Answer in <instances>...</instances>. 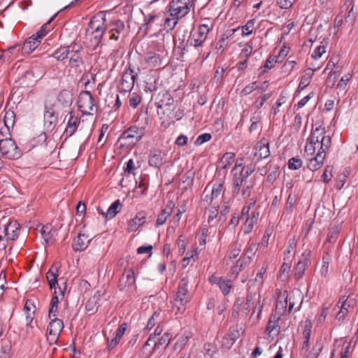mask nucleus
<instances>
[{
	"instance_id": "6e6552de",
	"label": "nucleus",
	"mask_w": 358,
	"mask_h": 358,
	"mask_svg": "<svg viewBox=\"0 0 358 358\" xmlns=\"http://www.w3.org/2000/svg\"><path fill=\"white\" fill-rule=\"evenodd\" d=\"M356 305V299L353 294L348 296H343L336 306L339 308V311L336 315V319L342 321L345 319L347 314Z\"/></svg>"
},
{
	"instance_id": "0e129e2a",
	"label": "nucleus",
	"mask_w": 358,
	"mask_h": 358,
	"mask_svg": "<svg viewBox=\"0 0 358 358\" xmlns=\"http://www.w3.org/2000/svg\"><path fill=\"white\" fill-rule=\"evenodd\" d=\"M235 342L229 335L226 334L222 338V347L225 350H229Z\"/></svg>"
},
{
	"instance_id": "6e6d98bb",
	"label": "nucleus",
	"mask_w": 358,
	"mask_h": 358,
	"mask_svg": "<svg viewBox=\"0 0 358 358\" xmlns=\"http://www.w3.org/2000/svg\"><path fill=\"white\" fill-rule=\"evenodd\" d=\"M50 21L51 20L44 24L41 27V29L34 34L39 41H41L42 38H43L50 30V28L48 27L50 26Z\"/></svg>"
},
{
	"instance_id": "864d4df0",
	"label": "nucleus",
	"mask_w": 358,
	"mask_h": 358,
	"mask_svg": "<svg viewBox=\"0 0 358 358\" xmlns=\"http://www.w3.org/2000/svg\"><path fill=\"white\" fill-rule=\"evenodd\" d=\"M161 310L155 311L152 317L149 319L147 324V329H151L160 320Z\"/></svg>"
},
{
	"instance_id": "393cba45",
	"label": "nucleus",
	"mask_w": 358,
	"mask_h": 358,
	"mask_svg": "<svg viewBox=\"0 0 358 358\" xmlns=\"http://www.w3.org/2000/svg\"><path fill=\"white\" fill-rule=\"evenodd\" d=\"M90 241L88 236L85 234L79 233L78 235L74 238L72 247L76 251H83L87 248Z\"/></svg>"
},
{
	"instance_id": "f3484780",
	"label": "nucleus",
	"mask_w": 358,
	"mask_h": 358,
	"mask_svg": "<svg viewBox=\"0 0 358 358\" xmlns=\"http://www.w3.org/2000/svg\"><path fill=\"white\" fill-rule=\"evenodd\" d=\"M135 275L133 269L126 270L119 281V287L120 290L128 291L135 287Z\"/></svg>"
},
{
	"instance_id": "79ce46f5",
	"label": "nucleus",
	"mask_w": 358,
	"mask_h": 358,
	"mask_svg": "<svg viewBox=\"0 0 358 358\" xmlns=\"http://www.w3.org/2000/svg\"><path fill=\"white\" fill-rule=\"evenodd\" d=\"M297 203V198L295 195L289 194L288 196L286 205H285V213L290 214L292 213L294 206Z\"/></svg>"
},
{
	"instance_id": "b1692460",
	"label": "nucleus",
	"mask_w": 358,
	"mask_h": 358,
	"mask_svg": "<svg viewBox=\"0 0 358 358\" xmlns=\"http://www.w3.org/2000/svg\"><path fill=\"white\" fill-rule=\"evenodd\" d=\"M165 154L160 150L154 149L150 151L148 163L150 166L159 167L165 162Z\"/></svg>"
},
{
	"instance_id": "9b49d317",
	"label": "nucleus",
	"mask_w": 358,
	"mask_h": 358,
	"mask_svg": "<svg viewBox=\"0 0 358 358\" xmlns=\"http://www.w3.org/2000/svg\"><path fill=\"white\" fill-rule=\"evenodd\" d=\"M20 224L15 220H11L8 224L0 227V240L14 241L19 235Z\"/></svg>"
},
{
	"instance_id": "7ed1b4c3",
	"label": "nucleus",
	"mask_w": 358,
	"mask_h": 358,
	"mask_svg": "<svg viewBox=\"0 0 358 358\" xmlns=\"http://www.w3.org/2000/svg\"><path fill=\"white\" fill-rule=\"evenodd\" d=\"M188 284L189 280L187 278H182L178 284L174 299L172 302L173 310L176 311V314L182 313L186 308L187 303L190 300Z\"/></svg>"
},
{
	"instance_id": "e433bc0d",
	"label": "nucleus",
	"mask_w": 358,
	"mask_h": 358,
	"mask_svg": "<svg viewBox=\"0 0 358 358\" xmlns=\"http://www.w3.org/2000/svg\"><path fill=\"white\" fill-rule=\"evenodd\" d=\"M235 155L233 152H226L220 161L218 166L222 169H227L234 161Z\"/></svg>"
},
{
	"instance_id": "4c0bfd02",
	"label": "nucleus",
	"mask_w": 358,
	"mask_h": 358,
	"mask_svg": "<svg viewBox=\"0 0 358 358\" xmlns=\"http://www.w3.org/2000/svg\"><path fill=\"white\" fill-rule=\"evenodd\" d=\"M57 268L52 267L46 273V278L49 283L50 289H56V285H57Z\"/></svg>"
},
{
	"instance_id": "680f3d73",
	"label": "nucleus",
	"mask_w": 358,
	"mask_h": 358,
	"mask_svg": "<svg viewBox=\"0 0 358 358\" xmlns=\"http://www.w3.org/2000/svg\"><path fill=\"white\" fill-rule=\"evenodd\" d=\"M16 49H17L18 50H20V46L18 44H16L8 48L6 50L4 51L3 54L0 55V60H9L10 53H13V52L15 51Z\"/></svg>"
},
{
	"instance_id": "a211bd4d",
	"label": "nucleus",
	"mask_w": 358,
	"mask_h": 358,
	"mask_svg": "<svg viewBox=\"0 0 358 358\" xmlns=\"http://www.w3.org/2000/svg\"><path fill=\"white\" fill-rule=\"evenodd\" d=\"M135 82V76L131 69H127L122 75L121 81L119 85V90L121 92H130Z\"/></svg>"
},
{
	"instance_id": "052dcab7",
	"label": "nucleus",
	"mask_w": 358,
	"mask_h": 358,
	"mask_svg": "<svg viewBox=\"0 0 358 358\" xmlns=\"http://www.w3.org/2000/svg\"><path fill=\"white\" fill-rule=\"evenodd\" d=\"M254 26H255V20H249L244 26L242 27L243 36L250 35L254 29Z\"/></svg>"
},
{
	"instance_id": "f03ea898",
	"label": "nucleus",
	"mask_w": 358,
	"mask_h": 358,
	"mask_svg": "<svg viewBox=\"0 0 358 358\" xmlns=\"http://www.w3.org/2000/svg\"><path fill=\"white\" fill-rule=\"evenodd\" d=\"M155 105L160 119L174 121L182 117V113L180 110H176L173 98L167 92H162L157 94Z\"/></svg>"
},
{
	"instance_id": "ddd939ff",
	"label": "nucleus",
	"mask_w": 358,
	"mask_h": 358,
	"mask_svg": "<svg viewBox=\"0 0 358 358\" xmlns=\"http://www.w3.org/2000/svg\"><path fill=\"white\" fill-rule=\"evenodd\" d=\"M64 122L66 125L63 135L68 138L71 136L78 129L80 124V119L76 115L75 111L71 110L66 115Z\"/></svg>"
},
{
	"instance_id": "58836bf2",
	"label": "nucleus",
	"mask_w": 358,
	"mask_h": 358,
	"mask_svg": "<svg viewBox=\"0 0 358 358\" xmlns=\"http://www.w3.org/2000/svg\"><path fill=\"white\" fill-rule=\"evenodd\" d=\"M122 204L119 200L115 201L108 208L106 213L105 214L106 218H113L120 211Z\"/></svg>"
},
{
	"instance_id": "1a4fd4ad",
	"label": "nucleus",
	"mask_w": 358,
	"mask_h": 358,
	"mask_svg": "<svg viewBox=\"0 0 358 358\" xmlns=\"http://www.w3.org/2000/svg\"><path fill=\"white\" fill-rule=\"evenodd\" d=\"M252 300V297L250 294L248 295L246 302L243 299H237L233 306L231 317L234 319L246 317L250 312Z\"/></svg>"
},
{
	"instance_id": "72a5a7b5",
	"label": "nucleus",
	"mask_w": 358,
	"mask_h": 358,
	"mask_svg": "<svg viewBox=\"0 0 358 358\" xmlns=\"http://www.w3.org/2000/svg\"><path fill=\"white\" fill-rule=\"evenodd\" d=\"M311 334V324L310 323H306L303 330V345L301 347V352L306 354L308 350L309 339Z\"/></svg>"
},
{
	"instance_id": "338daca9",
	"label": "nucleus",
	"mask_w": 358,
	"mask_h": 358,
	"mask_svg": "<svg viewBox=\"0 0 358 358\" xmlns=\"http://www.w3.org/2000/svg\"><path fill=\"white\" fill-rule=\"evenodd\" d=\"M257 87H258L257 83L256 82H253V83H250V85H247L246 87H245L242 90V91L241 92V95L246 96L248 94H250L253 91L256 90V88H257Z\"/></svg>"
},
{
	"instance_id": "473e14b6",
	"label": "nucleus",
	"mask_w": 358,
	"mask_h": 358,
	"mask_svg": "<svg viewBox=\"0 0 358 358\" xmlns=\"http://www.w3.org/2000/svg\"><path fill=\"white\" fill-rule=\"evenodd\" d=\"M101 296V292L97 291L86 303L85 309L89 314H94L97 310V303Z\"/></svg>"
},
{
	"instance_id": "3c124183",
	"label": "nucleus",
	"mask_w": 358,
	"mask_h": 358,
	"mask_svg": "<svg viewBox=\"0 0 358 358\" xmlns=\"http://www.w3.org/2000/svg\"><path fill=\"white\" fill-rule=\"evenodd\" d=\"M142 97L138 94L137 93H131L129 95V102L130 106L134 108H136L141 102Z\"/></svg>"
},
{
	"instance_id": "e2e57ef3",
	"label": "nucleus",
	"mask_w": 358,
	"mask_h": 358,
	"mask_svg": "<svg viewBox=\"0 0 358 358\" xmlns=\"http://www.w3.org/2000/svg\"><path fill=\"white\" fill-rule=\"evenodd\" d=\"M256 250V245L255 243H252L249 245L245 249L243 257H245V259L248 258L249 259H250L252 257L255 256Z\"/></svg>"
},
{
	"instance_id": "aec40b11",
	"label": "nucleus",
	"mask_w": 358,
	"mask_h": 358,
	"mask_svg": "<svg viewBox=\"0 0 358 358\" xmlns=\"http://www.w3.org/2000/svg\"><path fill=\"white\" fill-rule=\"evenodd\" d=\"M270 155L269 143L266 138H262L260 141L257 143L255 146V157L259 161L262 159H265Z\"/></svg>"
},
{
	"instance_id": "bb28decb",
	"label": "nucleus",
	"mask_w": 358,
	"mask_h": 358,
	"mask_svg": "<svg viewBox=\"0 0 358 358\" xmlns=\"http://www.w3.org/2000/svg\"><path fill=\"white\" fill-rule=\"evenodd\" d=\"M259 213L257 209L252 210L250 217H245V223L243 227L244 234H249L252 231L254 225L257 222Z\"/></svg>"
},
{
	"instance_id": "de8ad7c7",
	"label": "nucleus",
	"mask_w": 358,
	"mask_h": 358,
	"mask_svg": "<svg viewBox=\"0 0 358 358\" xmlns=\"http://www.w3.org/2000/svg\"><path fill=\"white\" fill-rule=\"evenodd\" d=\"M171 338L172 336L169 333H165L157 342L156 341V343H155V348H159L161 346L166 348L171 342Z\"/></svg>"
},
{
	"instance_id": "0eeeda50",
	"label": "nucleus",
	"mask_w": 358,
	"mask_h": 358,
	"mask_svg": "<svg viewBox=\"0 0 358 358\" xmlns=\"http://www.w3.org/2000/svg\"><path fill=\"white\" fill-rule=\"evenodd\" d=\"M0 152L8 159H16L21 156V152L13 139L0 140Z\"/></svg>"
},
{
	"instance_id": "4468645a",
	"label": "nucleus",
	"mask_w": 358,
	"mask_h": 358,
	"mask_svg": "<svg viewBox=\"0 0 358 358\" xmlns=\"http://www.w3.org/2000/svg\"><path fill=\"white\" fill-rule=\"evenodd\" d=\"M125 26L123 21L120 20H111L107 26L106 33L108 35L109 40L117 41L119 35L124 30Z\"/></svg>"
},
{
	"instance_id": "dca6fc26",
	"label": "nucleus",
	"mask_w": 358,
	"mask_h": 358,
	"mask_svg": "<svg viewBox=\"0 0 358 358\" xmlns=\"http://www.w3.org/2000/svg\"><path fill=\"white\" fill-rule=\"evenodd\" d=\"M223 191L222 182H215L212 185L208 184L205 188L203 194H205L204 200L208 203H212L221 195Z\"/></svg>"
},
{
	"instance_id": "ea45409f",
	"label": "nucleus",
	"mask_w": 358,
	"mask_h": 358,
	"mask_svg": "<svg viewBox=\"0 0 358 358\" xmlns=\"http://www.w3.org/2000/svg\"><path fill=\"white\" fill-rule=\"evenodd\" d=\"M69 53V47H61L55 51L53 57L58 61H63L67 58Z\"/></svg>"
},
{
	"instance_id": "2eb2a0df",
	"label": "nucleus",
	"mask_w": 358,
	"mask_h": 358,
	"mask_svg": "<svg viewBox=\"0 0 358 358\" xmlns=\"http://www.w3.org/2000/svg\"><path fill=\"white\" fill-rule=\"evenodd\" d=\"M208 280L212 285L217 286L224 296L228 295L233 288L231 280L223 277L212 275L209 277Z\"/></svg>"
},
{
	"instance_id": "2f4dec72",
	"label": "nucleus",
	"mask_w": 358,
	"mask_h": 358,
	"mask_svg": "<svg viewBox=\"0 0 358 358\" xmlns=\"http://www.w3.org/2000/svg\"><path fill=\"white\" fill-rule=\"evenodd\" d=\"M174 203L172 201H169L164 209L158 215L156 222L157 227L164 224L167 220L168 217L172 213Z\"/></svg>"
},
{
	"instance_id": "bf43d9fd",
	"label": "nucleus",
	"mask_w": 358,
	"mask_h": 358,
	"mask_svg": "<svg viewBox=\"0 0 358 358\" xmlns=\"http://www.w3.org/2000/svg\"><path fill=\"white\" fill-rule=\"evenodd\" d=\"M263 274L264 273L262 271H259L257 273L255 279L249 281L248 284L250 289L252 286L255 285V284L257 285V289H259V287L263 284Z\"/></svg>"
},
{
	"instance_id": "f704fd0d",
	"label": "nucleus",
	"mask_w": 358,
	"mask_h": 358,
	"mask_svg": "<svg viewBox=\"0 0 358 358\" xmlns=\"http://www.w3.org/2000/svg\"><path fill=\"white\" fill-rule=\"evenodd\" d=\"M241 245L239 243H234L231 245V250L229 255L224 258V262L227 265L234 262V260L236 259L241 254Z\"/></svg>"
},
{
	"instance_id": "423d86ee",
	"label": "nucleus",
	"mask_w": 358,
	"mask_h": 358,
	"mask_svg": "<svg viewBox=\"0 0 358 358\" xmlns=\"http://www.w3.org/2000/svg\"><path fill=\"white\" fill-rule=\"evenodd\" d=\"M194 6V0H172L168 8L171 17L181 19L190 12Z\"/></svg>"
},
{
	"instance_id": "f8f14e48",
	"label": "nucleus",
	"mask_w": 358,
	"mask_h": 358,
	"mask_svg": "<svg viewBox=\"0 0 358 358\" xmlns=\"http://www.w3.org/2000/svg\"><path fill=\"white\" fill-rule=\"evenodd\" d=\"M64 318L54 317L50 319V322L47 328L48 340L50 343H55L59 338L60 333L64 329Z\"/></svg>"
},
{
	"instance_id": "6ab92c4d",
	"label": "nucleus",
	"mask_w": 358,
	"mask_h": 358,
	"mask_svg": "<svg viewBox=\"0 0 358 358\" xmlns=\"http://www.w3.org/2000/svg\"><path fill=\"white\" fill-rule=\"evenodd\" d=\"M143 134V129L142 128L132 126L122 133V138L131 140V143H136L142 138Z\"/></svg>"
},
{
	"instance_id": "13d9d810",
	"label": "nucleus",
	"mask_w": 358,
	"mask_h": 358,
	"mask_svg": "<svg viewBox=\"0 0 358 358\" xmlns=\"http://www.w3.org/2000/svg\"><path fill=\"white\" fill-rule=\"evenodd\" d=\"M71 95L69 91L63 90L59 93L58 100L59 101L62 102L63 104H69L71 103Z\"/></svg>"
},
{
	"instance_id": "9d476101",
	"label": "nucleus",
	"mask_w": 358,
	"mask_h": 358,
	"mask_svg": "<svg viewBox=\"0 0 358 358\" xmlns=\"http://www.w3.org/2000/svg\"><path fill=\"white\" fill-rule=\"evenodd\" d=\"M78 106L84 115H92V112L96 110L92 95L88 91L82 92L80 94Z\"/></svg>"
},
{
	"instance_id": "69168bd1",
	"label": "nucleus",
	"mask_w": 358,
	"mask_h": 358,
	"mask_svg": "<svg viewBox=\"0 0 358 358\" xmlns=\"http://www.w3.org/2000/svg\"><path fill=\"white\" fill-rule=\"evenodd\" d=\"M254 171L255 165L250 164V165H248L245 169H241L238 174H241L243 177L245 178H250V176L254 172Z\"/></svg>"
},
{
	"instance_id": "c03bdc74",
	"label": "nucleus",
	"mask_w": 358,
	"mask_h": 358,
	"mask_svg": "<svg viewBox=\"0 0 358 358\" xmlns=\"http://www.w3.org/2000/svg\"><path fill=\"white\" fill-rule=\"evenodd\" d=\"M287 299H285V300H278L275 306V315L280 317V315L285 314L287 311Z\"/></svg>"
},
{
	"instance_id": "c756f323",
	"label": "nucleus",
	"mask_w": 358,
	"mask_h": 358,
	"mask_svg": "<svg viewBox=\"0 0 358 358\" xmlns=\"http://www.w3.org/2000/svg\"><path fill=\"white\" fill-rule=\"evenodd\" d=\"M57 116L52 109H48L44 113V126L48 130H52L57 123Z\"/></svg>"
},
{
	"instance_id": "4d7b16f0",
	"label": "nucleus",
	"mask_w": 358,
	"mask_h": 358,
	"mask_svg": "<svg viewBox=\"0 0 358 358\" xmlns=\"http://www.w3.org/2000/svg\"><path fill=\"white\" fill-rule=\"evenodd\" d=\"M303 162L301 159L292 157L289 159L287 166L289 169L297 170L302 166Z\"/></svg>"
},
{
	"instance_id": "09e8293b",
	"label": "nucleus",
	"mask_w": 358,
	"mask_h": 358,
	"mask_svg": "<svg viewBox=\"0 0 358 358\" xmlns=\"http://www.w3.org/2000/svg\"><path fill=\"white\" fill-rule=\"evenodd\" d=\"M10 128L12 127L2 124V122L0 120V140L12 139L10 137Z\"/></svg>"
},
{
	"instance_id": "412c9836",
	"label": "nucleus",
	"mask_w": 358,
	"mask_h": 358,
	"mask_svg": "<svg viewBox=\"0 0 358 358\" xmlns=\"http://www.w3.org/2000/svg\"><path fill=\"white\" fill-rule=\"evenodd\" d=\"M57 292L55 291V295L52 297L50 308L48 311V317L49 319H53L54 317L59 318H64L66 315L65 309L62 310H59L58 309V303H59V298L57 295H56Z\"/></svg>"
},
{
	"instance_id": "7c9ffc66",
	"label": "nucleus",
	"mask_w": 358,
	"mask_h": 358,
	"mask_svg": "<svg viewBox=\"0 0 358 358\" xmlns=\"http://www.w3.org/2000/svg\"><path fill=\"white\" fill-rule=\"evenodd\" d=\"M324 158V154L317 153L315 156L309 159V162L307 165L308 168L312 171L319 169L322 166Z\"/></svg>"
},
{
	"instance_id": "37998d69",
	"label": "nucleus",
	"mask_w": 358,
	"mask_h": 358,
	"mask_svg": "<svg viewBox=\"0 0 358 358\" xmlns=\"http://www.w3.org/2000/svg\"><path fill=\"white\" fill-rule=\"evenodd\" d=\"M10 344L8 341H2L0 349V358H10Z\"/></svg>"
},
{
	"instance_id": "cd10ccee",
	"label": "nucleus",
	"mask_w": 358,
	"mask_h": 358,
	"mask_svg": "<svg viewBox=\"0 0 358 358\" xmlns=\"http://www.w3.org/2000/svg\"><path fill=\"white\" fill-rule=\"evenodd\" d=\"M145 60L148 68L158 67L162 64V55L150 52L147 54Z\"/></svg>"
},
{
	"instance_id": "20e7f679",
	"label": "nucleus",
	"mask_w": 358,
	"mask_h": 358,
	"mask_svg": "<svg viewBox=\"0 0 358 358\" xmlns=\"http://www.w3.org/2000/svg\"><path fill=\"white\" fill-rule=\"evenodd\" d=\"M107 26L106 16L103 12H99L92 17L88 30H91L90 34L94 38L95 47L100 44L103 35L106 33Z\"/></svg>"
},
{
	"instance_id": "603ef678",
	"label": "nucleus",
	"mask_w": 358,
	"mask_h": 358,
	"mask_svg": "<svg viewBox=\"0 0 358 358\" xmlns=\"http://www.w3.org/2000/svg\"><path fill=\"white\" fill-rule=\"evenodd\" d=\"M324 41L321 42V44L317 46L312 53V57L317 59H320L323 54L326 52V44Z\"/></svg>"
},
{
	"instance_id": "49530a36",
	"label": "nucleus",
	"mask_w": 358,
	"mask_h": 358,
	"mask_svg": "<svg viewBox=\"0 0 358 358\" xmlns=\"http://www.w3.org/2000/svg\"><path fill=\"white\" fill-rule=\"evenodd\" d=\"M278 320L279 317L274 315H272L269 321L268 322L267 327L266 328V332L268 334H271L273 331H274L278 327Z\"/></svg>"
},
{
	"instance_id": "8fccbe9b",
	"label": "nucleus",
	"mask_w": 358,
	"mask_h": 358,
	"mask_svg": "<svg viewBox=\"0 0 358 358\" xmlns=\"http://www.w3.org/2000/svg\"><path fill=\"white\" fill-rule=\"evenodd\" d=\"M330 257L329 255L324 256L322 258V265L320 270V273L322 277H327L329 272Z\"/></svg>"
},
{
	"instance_id": "a19ab883",
	"label": "nucleus",
	"mask_w": 358,
	"mask_h": 358,
	"mask_svg": "<svg viewBox=\"0 0 358 358\" xmlns=\"http://www.w3.org/2000/svg\"><path fill=\"white\" fill-rule=\"evenodd\" d=\"M15 114L13 110H8L6 111L3 119L1 120L2 124L7 125V127H13L15 123Z\"/></svg>"
},
{
	"instance_id": "a878e982",
	"label": "nucleus",
	"mask_w": 358,
	"mask_h": 358,
	"mask_svg": "<svg viewBox=\"0 0 358 358\" xmlns=\"http://www.w3.org/2000/svg\"><path fill=\"white\" fill-rule=\"evenodd\" d=\"M127 329V324L123 323L122 324L118 329L116 330L115 336L113 338H112L110 341L108 339L107 343H108V351H110L112 349L115 348L120 341L121 340L122 337L123 336L124 334L125 333V331Z\"/></svg>"
},
{
	"instance_id": "c9c22d12",
	"label": "nucleus",
	"mask_w": 358,
	"mask_h": 358,
	"mask_svg": "<svg viewBox=\"0 0 358 358\" xmlns=\"http://www.w3.org/2000/svg\"><path fill=\"white\" fill-rule=\"evenodd\" d=\"M42 238L48 244L52 243L53 236L56 234V230L53 229L50 225H45L39 230Z\"/></svg>"
},
{
	"instance_id": "5fc2aeb1",
	"label": "nucleus",
	"mask_w": 358,
	"mask_h": 358,
	"mask_svg": "<svg viewBox=\"0 0 358 358\" xmlns=\"http://www.w3.org/2000/svg\"><path fill=\"white\" fill-rule=\"evenodd\" d=\"M296 245V240L295 239V238L293 237L292 238H289L288 241V245L287 246V248L284 250L285 260L289 259L287 256L294 250Z\"/></svg>"
},
{
	"instance_id": "4be33fe9",
	"label": "nucleus",
	"mask_w": 358,
	"mask_h": 358,
	"mask_svg": "<svg viewBox=\"0 0 358 358\" xmlns=\"http://www.w3.org/2000/svg\"><path fill=\"white\" fill-rule=\"evenodd\" d=\"M41 41H39L34 34L28 38L20 46V50H21V55H28L32 52L36 48L40 45Z\"/></svg>"
},
{
	"instance_id": "39448f33",
	"label": "nucleus",
	"mask_w": 358,
	"mask_h": 358,
	"mask_svg": "<svg viewBox=\"0 0 358 358\" xmlns=\"http://www.w3.org/2000/svg\"><path fill=\"white\" fill-rule=\"evenodd\" d=\"M232 194L243 199L249 197L254 186L253 178H245L241 174L233 173Z\"/></svg>"
},
{
	"instance_id": "c85d7f7f",
	"label": "nucleus",
	"mask_w": 358,
	"mask_h": 358,
	"mask_svg": "<svg viewBox=\"0 0 358 358\" xmlns=\"http://www.w3.org/2000/svg\"><path fill=\"white\" fill-rule=\"evenodd\" d=\"M145 222V214L143 212L138 213L136 216L129 220L128 224L129 231H136Z\"/></svg>"
},
{
	"instance_id": "f257e3e1",
	"label": "nucleus",
	"mask_w": 358,
	"mask_h": 358,
	"mask_svg": "<svg viewBox=\"0 0 358 358\" xmlns=\"http://www.w3.org/2000/svg\"><path fill=\"white\" fill-rule=\"evenodd\" d=\"M331 138L326 135L325 127L321 124L313 125L311 134L308 138L305 146V152L307 156H313L317 153L326 154L327 150L330 148Z\"/></svg>"
},
{
	"instance_id": "a18cd8bd",
	"label": "nucleus",
	"mask_w": 358,
	"mask_h": 358,
	"mask_svg": "<svg viewBox=\"0 0 358 358\" xmlns=\"http://www.w3.org/2000/svg\"><path fill=\"white\" fill-rule=\"evenodd\" d=\"M242 333V328L236 324L235 326L231 327L227 334L236 341L241 336Z\"/></svg>"
},
{
	"instance_id": "5701e85b",
	"label": "nucleus",
	"mask_w": 358,
	"mask_h": 358,
	"mask_svg": "<svg viewBox=\"0 0 358 358\" xmlns=\"http://www.w3.org/2000/svg\"><path fill=\"white\" fill-rule=\"evenodd\" d=\"M310 251L306 250L301 255V258L298 262L295 268V277L300 279L303 277L308 263L309 262Z\"/></svg>"
},
{
	"instance_id": "774afa93",
	"label": "nucleus",
	"mask_w": 358,
	"mask_h": 358,
	"mask_svg": "<svg viewBox=\"0 0 358 358\" xmlns=\"http://www.w3.org/2000/svg\"><path fill=\"white\" fill-rule=\"evenodd\" d=\"M322 350L321 343L317 342L308 355V358H317Z\"/></svg>"
}]
</instances>
